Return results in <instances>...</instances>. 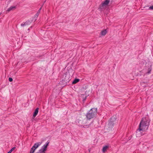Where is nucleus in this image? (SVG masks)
Listing matches in <instances>:
<instances>
[{"mask_svg":"<svg viewBox=\"0 0 153 153\" xmlns=\"http://www.w3.org/2000/svg\"><path fill=\"white\" fill-rule=\"evenodd\" d=\"M38 12L39 13L40 12V10H39Z\"/></svg>","mask_w":153,"mask_h":153,"instance_id":"19","label":"nucleus"},{"mask_svg":"<svg viewBox=\"0 0 153 153\" xmlns=\"http://www.w3.org/2000/svg\"><path fill=\"white\" fill-rule=\"evenodd\" d=\"M9 80L10 82H12L13 81V79L11 78H9Z\"/></svg>","mask_w":153,"mask_h":153,"instance_id":"16","label":"nucleus"},{"mask_svg":"<svg viewBox=\"0 0 153 153\" xmlns=\"http://www.w3.org/2000/svg\"><path fill=\"white\" fill-rule=\"evenodd\" d=\"M31 21H27L25 22V24L26 25H28L30 24Z\"/></svg>","mask_w":153,"mask_h":153,"instance_id":"12","label":"nucleus"},{"mask_svg":"<svg viewBox=\"0 0 153 153\" xmlns=\"http://www.w3.org/2000/svg\"><path fill=\"white\" fill-rule=\"evenodd\" d=\"M39 108H37L35 110V111L34 113L33 118V119L37 115L39 111Z\"/></svg>","mask_w":153,"mask_h":153,"instance_id":"8","label":"nucleus"},{"mask_svg":"<svg viewBox=\"0 0 153 153\" xmlns=\"http://www.w3.org/2000/svg\"><path fill=\"white\" fill-rule=\"evenodd\" d=\"M149 9L150 10H153V5L150 6L149 8Z\"/></svg>","mask_w":153,"mask_h":153,"instance_id":"15","label":"nucleus"},{"mask_svg":"<svg viewBox=\"0 0 153 153\" xmlns=\"http://www.w3.org/2000/svg\"><path fill=\"white\" fill-rule=\"evenodd\" d=\"M42 142H39L36 143H35L32 147L36 150L38 147L40 146L42 143Z\"/></svg>","mask_w":153,"mask_h":153,"instance_id":"7","label":"nucleus"},{"mask_svg":"<svg viewBox=\"0 0 153 153\" xmlns=\"http://www.w3.org/2000/svg\"><path fill=\"white\" fill-rule=\"evenodd\" d=\"M97 111V110L96 108L91 109L87 113L86 115L87 119H85L82 121L81 123L84 126H88L89 125L88 121L90 119L94 117L96 115Z\"/></svg>","mask_w":153,"mask_h":153,"instance_id":"2","label":"nucleus"},{"mask_svg":"<svg viewBox=\"0 0 153 153\" xmlns=\"http://www.w3.org/2000/svg\"><path fill=\"white\" fill-rule=\"evenodd\" d=\"M16 8V6H11L10 7L8 8V9L6 10V11L7 12V13H8L11 11H12L15 10Z\"/></svg>","mask_w":153,"mask_h":153,"instance_id":"6","label":"nucleus"},{"mask_svg":"<svg viewBox=\"0 0 153 153\" xmlns=\"http://www.w3.org/2000/svg\"><path fill=\"white\" fill-rule=\"evenodd\" d=\"M150 120L147 117L143 118L139 125V128L137 130L136 135L140 137L142 135L141 131H145L148 129L150 124Z\"/></svg>","mask_w":153,"mask_h":153,"instance_id":"1","label":"nucleus"},{"mask_svg":"<svg viewBox=\"0 0 153 153\" xmlns=\"http://www.w3.org/2000/svg\"><path fill=\"white\" fill-rule=\"evenodd\" d=\"M35 149H34L32 147L30 151V153H33L35 151Z\"/></svg>","mask_w":153,"mask_h":153,"instance_id":"14","label":"nucleus"},{"mask_svg":"<svg viewBox=\"0 0 153 153\" xmlns=\"http://www.w3.org/2000/svg\"><path fill=\"white\" fill-rule=\"evenodd\" d=\"M15 147H14L9 152H8L7 153H11L15 149Z\"/></svg>","mask_w":153,"mask_h":153,"instance_id":"13","label":"nucleus"},{"mask_svg":"<svg viewBox=\"0 0 153 153\" xmlns=\"http://www.w3.org/2000/svg\"><path fill=\"white\" fill-rule=\"evenodd\" d=\"M79 79H75L73 82L72 83L73 84L76 83L78 82H79Z\"/></svg>","mask_w":153,"mask_h":153,"instance_id":"11","label":"nucleus"},{"mask_svg":"<svg viewBox=\"0 0 153 153\" xmlns=\"http://www.w3.org/2000/svg\"><path fill=\"white\" fill-rule=\"evenodd\" d=\"M77 122L78 123H79V122L78 121V120H77Z\"/></svg>","mask_w":153,"mask_h":153,"instance_id":"22","label":"nucleus"},{"mask_svg":"<svg viewBox=\"0 0 153 153\" xmlns=\"http://www.w3.org/2000/svg\"><path fill=\"white\" fill-rule=\"evenodd\" d=\"M107 32L106 30L105 29L104 30H102L101 32V34L102 36H105Z\"/></svg>","mask_w":153,"mask_h":153,"instance_id":"9","label":"nucleus"},{"mask_svg":"<svg viewBox=\"0 0 153 153\" xmlns=\"http://www.w3.org/2000/svg\"><path fill=\"white\" fill-rule=\"evenodd\" d=\"M48 144L49 143L48 142L46 143V144L44 145L37 153H45V152L46 150Z\"/></svg>","mask_w":153,"mask_h":153,"instance_id":"4","label":"nucleus"},{"mask_svg":"<svg viewBox=\"0 0 153 153\" xmlns=\"http://www.w3.org/2000/svg\"><path fill=\"white\" fill-rule=\"evenodd\" d=\"M111 0H106L102 3L100 5V8L101 9L107 7L110 2H111Z\"/></svg>","mask_w":153,"mask_h":153,"instance_id":"3","label":"nucleus"},{"mask_svg":"<svg viewBox=\"0 0 153 153\" xmlns=\"http://www.w3.org/2000/svg\"><path fill=\"white\" fill-rule=\"evenodd\" d=\"M151 70L150 69H149V72H148V73H149L150 71H151Z\"/></svg>","mask_w":153,"mask_h":153,"instance_id":"20","label":"nucleus"},{"mask_svg":"<svg viewBox=\"0 0 153 153\" xmlns=\"http://www.w3.org/2000/svg\"><path fill=\"white\" fill-rule=\"evenodd\" d=\"M108 148V146H104L102 149V151L103 152H105Z\"/></svg>","mask_w":153,"mask_h":153,"instance_id":"10","label":"nucleus"},{"mask_svg":"<svg viewBox=\"0 0 153 153\" xmlns=\"http://www.w3.org/2000/svg\"><path fill=\"white\" fill-rule=\"evenodd\" d=\"M39 13L38 12H37V13H36V15L37 16H38L39 15Z\"/></svg>","mask_w":153,"mask_h":153,"instance_id":"18","label":"nucleus"},{"mask_svg":"<svg viewBox=\"0 0 153 153\" xmlns=\"http://www.w3.org/2000/svg\"><path fill=\"white\" fill-rule=\"evenodd\" d=\"M26 24H25V23H22V24H21V25L22 26H24L25 25H26Z\"/></svg>","mask_w":153,"mask_h":153,"instance_id":"17","label":"nucleus"},{"mask_svg":"<svg viewBox=\"0 0 153 153\" xmlns=\"http://www.w3.org/2000/svg\"><path fill=\"white\" fill-rule=\"evenodd\" d=\"M41 9H42V7H41V8H40L39 9V10H41Z\"/></svg>","mask_w":153,"mask_h":153,"instance_id":"21","label":"nucleus"},{"mask_svg":"<svg viewBox=\"0 0 153 153\" xmlns=\"http://www.w3.org/2000/svg\"><path fill=\"white\" fill-rule=\"evenodd\" d=\"M115 120V118L113 117H112L111 118V119L109 120V122L108 123V125L109 126V127L111 128L114 125V122Z\"/></svg>","mask_w":153,"mask_h":153,"instance_id":"5","label":"nucleus"}]
</instances>
